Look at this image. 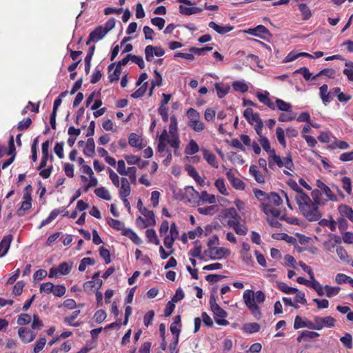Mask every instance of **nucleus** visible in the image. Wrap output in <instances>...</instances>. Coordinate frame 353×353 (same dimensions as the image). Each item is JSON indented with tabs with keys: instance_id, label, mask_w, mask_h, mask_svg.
Masks as SVG:
<instances>
[{
	"instance_id": "obj_1",
	"label": "nucleus",
	"mask_w": 353,
	"mask_h": 353,
	"mask_svg": "<svg viewBox=\"0 0 353 353\" xmlns=\"http://www.w3.org/2000/svg\"><path fill=\"white\" fill-rule=\"evenodd\" d=\"M268 203H262L260 205L262 211L267 215H271L272 217H279L281 214L280 210L274 208L272 205L279 206L282 204L283 201L280 196L276 192H271L267 195Z\"/></svg>"
},
{
	"instance_id": "obj_2",
	"label": "nucleus",
	"mask_w": 353,
	"mask_h": 353,
	"mask_svg": "<svg viewBox=\"0 0 353 353\" xmlns=\"http://www.w3.org/2000/svg\"><path fill=\"white\" fill-rule=\"evenodd\" d=\"M211 310L214 315V319L217 324L220 325H227L229 321L224 319L227 316V312L223 310L216 303L214 296H211L210 299Z\"/></svg>"
},
{
	"instance_id": "obj_3",
	"label": "nucleus",
	"mask_w": 353,
	"mask_h": 353,
	"mask_svg": "<svg viewBox=\"0 0 353 353\" xmlns=\"http://www.w3.org/2000/svg\"><path fill=\"white\" fill-rule=\"evenodd\" d=\"M243 299L246 306L251 310L255 319H260L261 313L259 307L254 303V292L251 290H245L243 293Z\"/></svg>"
},
{
	"instance_id": "obj_4",
	"label": "nucleus",
	"mask_w": 353,
	"mask_h": 353,
	"mask_svg": "<svg viewBox=\"0 0 353 353\" xmlns=\"http://www.w3.org/2000/svg\"><path fill=\"white\" fill-rule=\"evenodd\" d=\"M304 217L309 221H319L321 217V213L319 210L318 205L312 202L307 206L300 210Z\"/></svg>"
},
{
	"instance_id": "obj_5",
	"label": "nucleus",
	"mask_w": 353,
	"mask_h": 353,
	"mask_svg": "<svg viewBox=\"0 0 353 353\" xmlns=\"http://www.w3.org/2000/svg\"><path fill=\"white\" fill-rule=\"evenodd\" d=\"M206 255L211 259H221L230 254V250L225 248H210L205 251Z\"/></svg>"
},
{
	"instance_id": "obj_6",
	"label": "nucleus",
	"mask_w": 353,
	"mask_h": 353,
	"mask_svg": "<svg viewBox=\"0 0 353 353\" xmlns=\"http://www.w3.org/2000/svg\"><path fill=\"white\" fill-rule=\"evenodd\" d=\"M165 54V50L161 46H153L148 45L145 48V55L147 61H152L153 57H162Z\"/></svg>"
},
{
	"instance_id": "obj_7",
	"label": "nucleus",
	"mask_w": 353,
	"mask_h": 353,
	"mask_svg": "<svg viewBox=\"0 0 353 353\" xmlns=\"http://www.w3.org/2000/svg\"><path fill=\"white\" fill-rule=\"evenodd\" d=\"M314 321L317 325V330H320L324 327H332L335 325L336 320L332 316H325L324 318L315 316Z\"/></svg>"
},
{
	"instance_id": "obj_8",
	"label": "nucleus",
	"mask_w": 353,
	"mask_h": 353,
	"mask_svg": "<svg viewBox=\"0 0 353 353\" xmlns=\"http://www.w3.org/2000/svg\"><path fill=\"white\" fill-rule=\"evenodd\" d=\"M105 34L106 33L103 31V26H99L90 32L86 44L88 45L90 42H97L102 39Z\"/></svg>"
},
{
	"instance_id": "obj_9",
	"label": "nucleus",
	"mask_w": 353,
	"mask_h": 353,
	"mask_svg": "<svg viewBox=\"0 0 353 353\" xmlns=\"http://www.w3.org/2000/svg\"><path fill=\"white\" fill-rule=\"evenodd\" d=\"M295 199L299 210L307 206L312 202L310 196L303 190L295 196Z\"/></svg>"
},
{
	"instance_id": "obj_10",
	"label": "nucleus",
	"mask_w": 353,
	"mask_h": 353,
	"mask_svg": "<svg viewBox=\"0 0 353 353\" xmlns=\"http://www.w3.org/2000/svg\"><path fill=\"white\" fill-rule=\"evenodd\" d=\"M316 186L321 190V192H323L327 196V198L330 200L333 201H337V196L332 193L330 188L327 185H326L323 181H321V180H317Z\"/></svg>"
},
{
	"instance_id": "obj_11",
	"label": "nucleus",
	"mask_w": 353,
	"mask_h": 353,
	"mask_svg": "<svg viewBox=\"0 0 353 353\" xmlns=\"http://www.w3.org/2000/svg\"><path fill=\"white\" fill-rule=\"evenodd\" d=\"M250 124L254 125V129L259 136H261L263 123L259 117L258 113H255L250 119L248 120Z\"/></svg>"
},
{
	"instance_id": "obj_12",
	"label": "nucleus",
	"mask_w": 353,
	"mask_h": 353,
	"mask_svg": "<svg viewBox=\"0 0 353 353\" xmlns=\"http://www.w3.org/2000/svg\"><path fill=\"white\" fill-rule=\"evenodd\" d=\"M12 241V236L11 234H8L3 238L0 242V256H3L6 254Z\"/></svg>"
},
{
	"instance_id": "obj_13",
	"label": "nucleus",
	"mask_w": 353,
	"mask_h": 353,
	"mask_svg": "<svg viewBox=\"0 0 353 353\" xmlns=\"http://www.w3.org/2000/svg\"><path fill=\"white\" fill-rule=\"evenodd\" d=\"M228 181L232 183L236 189L243 190L245 188L244 183L239 178H236L231 170L226 173Z\"/></svg>"
},
{
	"instance_id": "obj_14",
	"label": "nucleus",
	"mask_w": 353,
	"mask_h": 353,
	"mask_svg": "<svg viewBox=\"0 0 353 353\" xmlns=\"http://www.w3.org/2000/svg\"><path fill=\"white\" fill-rule=\"evenodd\" d=\"M131 188L130 183L126 178H121L119 195L121 198H126L130 194Z\"/></svg>"
},
{
	"instance_id": "obj_15",
	"label": "nucleus",
	"mask_w": 353,
	"mask_h": 353,
	"mask_svg": "<svg viewBox=\"0 0 353 353\" xmlns=\"http://www.w3.org/2000/svg\"><path fill=\"white\" fill-rule=\"evenodd\" d=\"M23 202L21 203V208L18 210L17 213L19 216H23V214L21 213V212L23 210H28L31 208L32 203H31V195L30 192H26L23 197Z\"/></svg>"
},
{
	"instance_id": "obj_16",
	"label": "nucleus",
	"mask_w": 353,
	"mask_h": 353,
	"mask_svg": "<svg viewBox=\"0 0 353 353\" xmlns=\"http://www.w3.org/2000/svg\"><path fill=\"white\" fill-rule=\"evenodd\" d=\"M208 26L210 28H212L216 32H218L219 34H224L227 32H229L231 30H232L234 28L233 26H219L214 21L210 22Z\"/></svg>"
},
{
	"instance_id": "obj_17",
	"label": "nucleus",
	"mask_w": 353,
	"mask_h": 353,
	"mask_svg": "<svg viewBox=\"0 0 353 353\" xmlns=\"http://www.w3.org/2000/svg\"><path fill=\"white\" fill-rule=\"evenodd\" d=\"M137 208L140 212L145 216L147 218H151L152 219V223H156L154 214L152 211L148 210L146 208L143 207V203L141 199H139L137 202Z\"/></svg>"
},
{
	"instance_id": "obj_18",
	"label": "nucleus",
	"mask_w": 353,
	"mask_h": 353,
	"mask_svg": "<svg viewBox=\"0 0 353 353\" xmlns=\"http://www.w3.org/2000/svg\"><path fill=\"white\" fill-rule=\"evenodd\" d=\"M103 284V281L101 279L92 280L85 282L83 284V289L85 291H92V289L99 290Z\"/></svg>"
},
{
	"instance_id": "obj_19",
	"label": "nucleus",
	"mask_w": 353,
	"mask_h": 353,
	"mask_svg": "<svg viewBox=\"0 0 353 353\" xmlns=\"http://www.w3.org/2000/svg\"><path fill=\"white\" fill-rule=\"evenodd\" d=\"M83 153L88 157H94L95 154V144L92 138H89L87 140Z\"/></svg>"
},
{
	"instance_id": "obj_20",
	"label": "nucleus",
	"mask_w": 353,
	"mask_h": 353,
	"mask_svg": "<svg viewBox=\"0 0 353 353\" xmlns=\"http://www.w3.org/2000/svg\"><path fill=\"white\" fill-rule=\"evenodd\" d=\"M246 32L254 36H259L261 34H265L270 37H272L270 31L264 26L262 25H259L254 28L249 29L246 31Z\"/></svg>"
},
{
	"instance_id": "obj_21",
	"label": "nucleus",
	"mask_w": 353,
	"mask_h": 353,
	"mask_svg": "<svg viewBox=\"0 0 353 353\" xmlns=\"http://www.w3.org/2000/svg\"><path fill=\"white\" fill-rule=\"evenodd\" d=\"M202 151L203 152V157L207 162L213 168H217L219 167V164L216 161L215 155L205 149H202Z\"/></svg>"
},
{
	"instance_id": "obj_22",
	"label": "nucleus",
	"mask_w": 353,
	"mask_h": 353,
	"mask_svg": "<svg viewBox=\"0 0 353 353\" xmlns=\"http://www.w3.org/2000/svg\"><path fill=\"white\" fill-rule=\"evenodd\" d=\"M250 172L258 183H265V178L263 175L258 170V168L256 165H252L250 167Z\"/></svg>"
},
{
	"instance_id": "obj_23",
	"label": "nucleus",
	"mask_w": 353,
	"mask_h": 353,
	"mask_svg": "<svg viewBox=\"0 0 353 353\" xmlns=\"http://www.w3.org/2000/svg\"><path fill=\"white\" fill-rule=\"evenodd\" d=\"M339 212L343 216H346L350 221L353 219V210L346 205L339 206Z\"/></svg>"
},
{
	"instance_id": "obj_24",
	"label": "nucleus",
	"mask_w": 353,
	"mask_h": 353,
	"mask_svg": "<svg viewBox=\"0 0 353 353\" xmlns=\"http://www.w3.org/2000/svg\"><path fill=\"white\" fill-rule=\"evenodd\" d=\"M283 159H281V157L276 154V152H274L268 158V163L270 168H272L274 164H276L279 168L283 167Z\"/></svg>"
},
{
	"instance_id": "obj_25",
	"label": "nucleus",
	"mask_w": 353,
	"mask_h": 353,
	"mask_svg": "<svg viewBox=\"0 0 353 353\" xmlns=\"http://www.w3.org/2000/svg\"><path fill=\"white\" fill-rule=\"evenodd\" d=\"M141 139L140 136L135 133H131L129 136V144L132 147H136L139 149H141L143 147L141 143Z\"/></svg>"
},
{
	"instance_id": "obj_26",
	"label": "nucleus",
	"mask_w": 353,
	"mask_h": 353,
	"mask_svg": "<svg viewBox=\"0 0 353 353\" xmlns=\"http://www.w3.org/2000/svg\"><path fill=\"white\" fill-rule=\"evenodd\" d=\"M188 125L194 131L197 132H202L205 128V124L200 119L197 121H188Z\"/></svg>"
},
{
	"instance_id": "obj_27",
	"label": "nucleus",
	"mask_w": 353,
	"mask_h": 353,
	"mask_svg": "<svg viewBox=\"0 0 353 353\" xmlns=\"http://www.w3.org/2000/svg\"><path fill=\"white\" fill-rule=\"evenodd\" d=\"M259 141L263 150L268 152L270 156L275 152L274 149H271L270 141L266 137L261 134Z\"/></svg>"
},
{
	"instance_id": "obj_28",
	"label": "nucleus",
	"mask_w": 353,
	"mask_h": 353,
	"mask_svg": "<svg viewBox=\"0 0 353 353\" xmlns=\"http://www.w3.org/2000/svg\"><path fill=\"white\" fill-rule=\"evenodd\" d=\"M94 193L97 196L104 200L110 201L111 199V196L109 192L103 187L95 189Z\"/></svg>"
},
{
	"instance_id": "obj_29",
	"label": "nucleus",
	"mask_w": 353,
	"mask_h": 353,
	"mask_svg": "<svg viewBox=\"0 0 353 353\" xmlns=\"http://www.w3.org/2000/svg\"><path fill=\"white\" fill-rule=\"evenodd\" d=\"M327 90H328V87L326 84L323 85L320 88L321 97L322 99V101L324 103H327L331 101V97H330L331 93L328 92Z\"/></svg>"
},
{
	"instance_id": "obj_30",
	"label": "nucleus",
	"mask_w": 353,
	"mask_h": 353,
	"mask_svg": "<svg viewBox=\"0 0 353 353\" xmlns=\"http://www.w3.org/2000/svg\"><path fill=\"white\" fill-rule=\"evenodd\" d=\"M260 325L257 323H248L243 325V330L247 333H253L259 332Z\"/></svg>"
},
{
	"instance_id": "obj_31",
	"label": "nucleus",
	"mask_w": 353,
	"mask_h": 353,
	"mask_svg": "<svg viewBox=\"0 0 353 353\" xmlns=\"http://www.w3.org/2000/svg\"><path fill=\"white\" fill-rule=\"evenodd\" d=\"M257 97L261 103H264L270 108L272 110L275 109L274 103L270 99V98L267 95L263 94L262 93H259L257 94Z\"/></svg>"
},
{
	"instance_id": "obj_32",
	"label": "nucleus",
	"mask_w": 353,
	"mask_h": 353,
	"mask_svg": "<svg viewBox=\"0 0 353 353\" xmlns=\"http://www.w3.org/2000/svg\"><path fill=\"white\" fill-rule=\"evenodd\" d=\"M199 198L204 202H207L210 204L216 203V198L214 194H210L206 191H203L199 195Z\"/></svg>"
},
{
	"instance_id": "obj_33",
	"label": "nucleus",
	"mask_w": 353,
	"mask_h": 353,
	"mask_svg": "<svg viewBox=\"0 0 353 353\" xmlns=\"http://www.w3.org/2000/svg\"><path fill=\"white\" fill-rule=\"evenodd\" d=\"M145 235L150 242L153 243L155 245H159L160 243V241L157 238V236L154 230L148 229L145 232Z\"/></svg>"
},
{
	"instance_id": "obj_34",
	"label": "nucleus",
	"mask_w": 353,
	"mask_h": 353,
	"mask_svg": "<svg viewBox=\"0 0 353 353\" xmlns=\"http://www.w3.org/2000/svg\"><path fill=\"white\" fill-rule=\"evenodd\" d=\"M199 150L198 144L194 141L191 140L185 149L187 154L192 155L196 153Z\"/></svg>"
},
{
	"instance_id": "obj_35",
	"label": "nucleus",
	"mask_w": 353,
	"mask_h": 353,
	"mask_svg": "<svg viewBox=\"0 0 353 353\" xmlns=\"http://www.w3.org/2000/svg\"><path fill=\"white\" fill-rule=\"evenodd\" d=\"M107 222L110 227L117 230H122L124 229V223L119 220L109 218Z\"/></svg>"
},
{
	"instance_id": "obj_36",
	"label": "nucleus",
	"mask_w": 353,
	"mask_h": 353,
	"mask_svg": "<svg viewBox=\"0 0 353 353\" xmlns=\"http://www.w3.org/2000/svg\"><path fill=\"white\" fill-rule=\"evenodd\" d=\"M95 263L94 259L90 258V257H85L83 258L79 265V270L80 272H83L85 270L87 265H92Z\"/></svg>"
},
{
	"instance_id": "obj_37",
	"label": "nucleus",
	"mask_w": 353,
	"mask_h": 353,
	"mask_svg": "<svg viewBox=\"0 0 353 353\" xmlns=\"http://www.w3.org/2000/svg\"><path fill=\"white\" fill-rule=\"evenodd\" d=\"M278 288L279 290L286 294H295L298 289L289 287L286 283L283 282L278 283Z\"/></svg>"
},
{
	"instance_id": "obj_38",
	"label": "nucleus",
	"mask_w": 353,
	"mask_h": 353,
	"mask_svg": "<svg viewBox=\"0 0 353 353\" xmlns=\"http://www.w3.org/2000/svg\"><path fill=\"white\" fill-rule=\"evenodd\" d=\"M276 104L278 108V109L281 111H285V112H290V109L292 108L291 104L286 103L285 101L277 99L276 100Z\"/></svg>"
},
{
	"instance_id": "obj_39",
	"label": "nucleus",
	"mask_w": 353,
	"mask_h": 353,
	"mask_svg": "<svg viewBox=\"0 0 353 353\" xmlns=\"http://www.w3.org/2000/svg\"><path fill=\"white\" fill-rule=\"evenodd\" d=\"M137 225L141 228H147L150 225H154L155 223H152V219L151 218H147V219H143L141 216H139L137 219Z\"/></svg>"
},
{
	"instance_id": "obj_40",
	"label": "nucleus",
	"mask_w": 353,
	"mask_h": 353,
	"mask_svg": "<svg viewBox=\"0 0 353 353\" xmlns=\"http://www.w3.org/2000/svg\"><path fill=\"white\" fill-rule=\"evenodd\" d=\"M299 8L303 15V19L307 20L311 17V11L305 3L299 4Z\"/></svg>"
},
{
	"instance_id": "obj_41",
	"label": "nucleus",
	"mask_w": 353,
	"mask_h": 353,
	"mask_svg": "<svg viewBox=\"0 0 353 353\" xmlns=\"http://www.w3.org/2000/svg\"><path fill=\"white\" fill-rule=\"evenodd\" d=\"M345 65L348 68H345L343 73L347 76L349 81H353V62L347 61L345 62Z\"/></svg>"
},
{
	"instance_id": "obj_42",
	"label": "nucleus",
	"mask_w": 353,
	"mask_h": 353,
	"mask_svg": "<svg viewBox=\"0 0 353 353\" xmlns=\"http://www.w3.org/2000/svg\"><path fill=\"white\" fill-rule=\"evenodd\" d=\"M72 267V263L69 264L67 262H63L59 265L58 271L63 275H67L70 273Z\"/></svg>"
},
{
	"instance_id": "obj_43",
	"label": "nucleus",
	"mask_w": 353,
	"mask_h": 353,
	"mask_svg": "<svg viewBox=\"0 0 353 353\" xmlns=\"http://www.w3.org/2000/svg\"><path fill=\"white\" fill-rule=\"evenodd\" d=\"M124 235L129 237L135 244L139 245L141 243V239L131 230H127L123 233Z\"/></svg>"
},
{
	"instance_id": "obj_44",
	"label": "nucleus",
	"mask_w": 353,
	"mask_h": 353,
	"mask_svg": "<svg viewBox=\"0 0 353 353\" xmlns=\"http://www.w3.org/2000/svg\"><path fill=\"white\" fill-rule=\"evenodd\" d=\"M216 188L219 190V192L223 195H228V192L225 185L224 180L223 179H218L214 183Z\"/></svg>"
},
{
	"instance_id": "obj_45",
	"label": "nucleus",
	"mask_w": 353,
	"mask_h": 353,
	"mask_svg": "<svg viewBox=\"0 0 353 353\" xmlns=\"http://www.w3.org/2000/svg\"><path fill=\"white\" fill-rule=\"evenodd\" d=\"M195 243V246L194 248L190 251V254L192 256V257H197L200 259H203V256H201V245L200 244H198V241H195L194 242Z\"/></svg>"
},
{
	"instance_id": "obj_46",
	"label": "nucleus",
	"mask_w": 353,
	"mask_h": 353,
	"mask_svg": "<svg viewBox=\"0 0 353 353\" xmlns=\"http://www.w3.org/2000/svg\"><path fill=\"white\" fill-rule=\"evenodd\" d=\"M177 120L175 116H172L170 117V124L169 126V132L170 136L177 135Z\"/></svg>"
},
{
	"instance_id": "obj_47",
	"label": "nucleus",
	"mask_w": 353,
	"mask_h": 353,
	"mask_svg": "<svg viewBox=\"0 0 353 353\" xmlns=\"http://www.w3.org/2000/svg\"><path fill=\"white\" fill-rule=\"evenodd\" d=\"M232 86L235 91L241 92L242 93H245L248 90V86L241 81L234 82Z\"/></svg>"
},
{
	"instance_id": "obj_48",
	"label": "nucleus",
	"mask_w": 353,
	"mask_h": 353,
	"mask_svg": "<svg viewBox=\"0 0 353 353\" xmlns=\"http://www.w3.org/2000/svg\"><path fill=\"white\" fill-rule=\"evenodd\" d=\"M154 73L155 77L151 81L152 89H154L155 86H161L163 81L162 77L157 70H154Z\"/></svg>"
},
{
	"instance_id": "obj_49",
	"label": "nucleus",
	"mask_w": 353,
	"mask_h": 353,
	"mask_svg": "<svg viewBox=\"0 0 353 353\" xmlns=\"http://www.w3.org/2000/svg\"><path fill=\"white\" fill-rule=\"evenodd\" d=\"M167 142L170 145V146L172 148H173L174 149V152L175 154H176V150L179 147V143H180L178 135L170 136V139H168Z\"/></svg>"
},
{
	"instance_id": "obj_50",
	"label": "nucleus",
	"mask_w": 353,
	"mask_h": 353,
	"mask_svg": "<svg viewBox=\"0 0 353 353\" xmlns=\"http://www.w3.org/2000/svg\"><path fill=\"white\" fill-rule=\"evenodd\" d=\"M60 213V211L59 210H54L51 212L49 216L43 220L39 227V228H41L42 227L45 226L46 225L50 223L53 219H54Z\"/></svg>"
},
{
	"instance_id": "obj_51",
	"label": "nucleus",
	"mask_w": 353,
	"mask_h": 353,
	"mask_svg": "<svg viewBox=\"0 0 353 353\" xmlns=\"http://www.w3.org/2000/svg\"><path fill=\"white\" fill-rule=\"evenodd\" d=\"M215 88L216 90L217 95L219 98H223L228 92L230 90L229 86L223 87L219 83L215 84Z\"/></svg>"
},
{
	"instance_id": "obj_52",
	"label": "nucleus",
	"mask_w": 353,
	"mask_h": 353,
	"mask_svg": "<svg viewBox=\"0 0 353 353\" xmlns=\"http://www.w3.org/2000/svg\"><path fill=\"white\" fill-rule=\"evenodd\" d=\"M341 183H342L343 188L345 190V192L348 194H351V193H352L351 179L349 177L344 176L341 179Z\"/></svg>"
},
{
	"instance_id": "obj_53",
	"label": "nucleus",
	"mask_w": 353,
	"mask_h": 353,
	"mask_svg": "<svg viewBox=\"0 0 353 353\" xmlns=\"http://www.w3.org/2000/svg\"><path fill=\"white\" fill-rule=\"evenodd\" d=\"M335 70L332 68H326L321 71H320L316 76H314L312 79H316V77L325 75L329 78H334L335 75Z\"/></svg>"
},
{
	"instance_id": "obj_54",
	"label": "nucleus",
	"mask_w": 353,
	"mask_h": 353,
	"mask_svg": "<svg viewBox=\"0 0 353 353\" xmlns=\"http://www.w3.org/2000/svg\"><path fill=\"white\" fill-rule=\"evenodd\" d=\"M276 134L279 143L285 148L286 146V143L285 139L284 130L281 128L278 127L276 130Z\"/></svg>"
},
{
	"instance_id": "obj_55",
	"label": "nucleus",
	"mask_w": 353,
	"mask_h": 353,
	"mask_svg": "<svg viewBox=\"0 0 353 353\" xmlns=\"http://www.w3.org/2000/svg\"><path fill=\"white\" fill-rule=\"evenodd\" d=\"M99 254L100 256L104 259L106 264H109L111 262L110 253L108 250L104 247H101L99 248Z\"/></svg>"
},
{
	"instance_id": "obj_56",
	"label": "nucleus",
	"mask_w": 353,
	"mask_h": 353,
	"mask_svg": "<svg viewBox=\"0 0 353 353\" xmlns=\"http://www.w3.org/2000/svg\"><path fill=\"white\" fill-rule=\"evenodd\" d=\"M187 116L189 119L188 121H197L200 119L199 113L194 108H190L187 111Z\"/></svg>"
},
{
	"instance_id": "obj_57",
	"label": "nucleus",
	"mask_w": 353,
	"mask_h": 353,
	"mask_svg": "<svg viewBox=\"0 0 353 353\" xmlns=\"http://www.w3.org/2000/svg\"><path fill=\"white\" fill-rule=\"evenodd\" d=\"M336 254L343 261H348V254L347 251L342 247L339 246L336 250Z\"/></svg>"
},
{
	"instance_id": "obj_58",
	"label": "nucleus",
	"mask_w": 353,
	"mask_h": 353,
	"mask_svg": "<svg viewBox=\"0 0 353 353\" xmlns=\"http://www.w3.org/2000/svg\"><path fill=\"white\" fill-rule=\"evenodd\" d=\"M148 87V83H145L141 88L137 90L131 94V97L134 99H137L142 97L146 92Z\"/></svg>"
},
{
	"instance_id": "obj_59",
	"label": "nucleus",
	"mask_w": 353,
	"mask_h": 353,
	"mask_svg": "<svg viewBox=\"0 0 353 353\" xmlns=\"http://www.w3.org/2000/svg\"><path fill=\"white\" fill-rule=\"evenodd\" d=\"M340 288L339 287L325 286V291L327 297H332L339 294Z\"/></svg>"
},
{
	"instance_id": "obj_60",
	"label": "nucleus",
	"mask_w": 353,
	"mask_h": 353,
	"mask_svg": "<svg viewBox=\"0 0 353 353\" xmlns=\"http://www.w3.org/2000/svg\"><path fill=\"white\" fill-rule=\"evenodd\" d=\"M93 318L97 323H102L106 318V312L103 310H99L95 312Z\"/></svg>"
},
{
	"instance_id": "obj_61",
	"label": "nucleus",
	"mask_w": 353,
	"mask_h": 353,
	"mask_svg": "<svg viewBox=\"0 0 353 353\" xmlns=\"http://www.w3.org/2000/svg\"><path fill=\"white\" fill-rule=\"evenodd\" d=\"M31 321V316L28 314H21L17 319V324L20 325H27Z\"/></svg>"
},
{
	"instance_id": "obj_62",
	"label": "nucleus",
	"mask_w": 353,
	"mask_h": 353,
	"mask_svg": "<svg viewBox=\"0 0 353 353\" xmlns=\"http://www.w3.org/2000/svg\"><path fill=\"white\" fill-rule=\"evenodd\" d=\"M46 343V339L44 337H41L37 341L35 346L34 347V353H39L43 347L45 346Z\"/></svg>"
},
{
	"instance_id": "obj_63",
	"label": "nucleus",
	"mask_w": 353,
	"mask_h": 353,
	"mask_svg": "<svg viewBox=\"0 0 353 353\" xmlns=\"http://www.w3.org/2000/svg\"><path fill=\"white\" fill-rule=\"evenodd\" d=\"M283 167H285V168L292 170L294 168V163L292 162V156L290 154H288L285 158L283 159Z\"/></svg>"
},
{
	"instance_id": "obj_64",
	"label": "nucleus",
	"mask_w": 353,
	"mask_h": 353,
	"mask_svg": "<svg viewBox=\"0 0 353 353\" xmlns=\"http://www.w3.org/2000/svg\"><path fill=\"white\" fill-rule=\"evenodd\" d=\"M52 293L57 296H62L65 293V288L61 285H53Z\"/></svg>"
}]
</instances>
